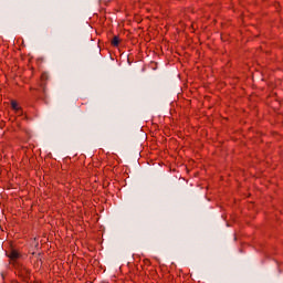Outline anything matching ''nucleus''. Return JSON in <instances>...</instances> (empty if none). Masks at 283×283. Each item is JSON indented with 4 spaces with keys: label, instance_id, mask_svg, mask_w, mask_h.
<instances>
[{
    "label": "nucleus",
    "instance_id": "f257e3e1",
    "mask_svg": "<svg viewBox=\"0 0 283 283\" xmlns=\"http://www.w3.org/2000/svg\"><path fill=\"white\" fill-rule=\"evenodd\" d=\"M8 258H10V260H12V262H14L15 260H19L20 254H19V252L12 250V251L8 254Z\"/></svg>",
    "mask_w": 283,
    "mask_h": 283
},
{
    "label": "nucleus",
    "instance_id": "f03ea898",
    "mask_svg": "<svg viewBox=\"0 0 283 283\" xmlns=\"http://www.w3.org/2000/svg\"><path fill=\"white\" fill-rule=\"evenodd\" d=\"M11 107H12V109H14V112H17L19 114V116H21V114H23V111H21V107H19V104H17V102H11Z\"/></svg>",
    "mask_w": 283,
    "mask_h": 283
},
{
    "label": "nucleus",
    "instance_id": "7ed1b4c3",
    "mask_svg": "<svg viewBox=\"0 0 283 283\" xmlns=\"http://www.w3.org/2000/svg\"><path fill=\"white\" fill-rule=\"evenodd\" d=\"M120 42V40L118 39V36H114L112 40V45H114L115 48L118 46V43Z\"/></svg>",
    "mask_w": 283,
    "mask_h": 283
}]
</instances>
